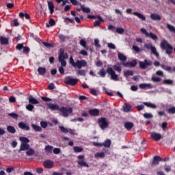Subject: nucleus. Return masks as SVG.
I'll return each instance as SVG.
<instances>
[{"instance_id":"f257e3e1","label":"nucleus","mask_w":175,"mask_h":175,"mask_svg":"<svg viewBox=\"0 0 175 175\" xmlns=\"http://www.w3.org/2000/svg\"><path fill=\"white\" fill-rule=\"evenodd\" d=\"M69 58L68 53H65V50L61 48L59 51L58 61L61 64V66L59 67L58 71L60 75H65V66H66V60Z\"/></svg>"},{"instance_id":"f03ea898","label":"nucleus","mask_w":175,"mask_h":175,"mask_svg":"<svg viewBox=\"0 0 175 175\" xmlns=\"http://www.w3.org/2000/svg\"><path fill=\"white\" fill-rule=\"evenodd\" d=\"M107 73L111 76V80L114 81H118V75L116 74V71L113 70L111 67H108L107 70L105 68H102L99 72L98 75L100 77H105Z\"/></svg>"},{"instance_id":"7ed1b4c3","label":"nucleus","mask_w":175,"mask_h":175,"mask_svg":"<svg viewBox=\"0 0 175 175\" xmlns=\"http://www.w3.org/2000/svg\"><path fill=\"white\" fill-rule=\"evenodd\" d=\"M70 64L71 66H73L74 68L81 69L82 68H85V66H87V61L82 59V60H77V62H75V60L73 59V57L70 56Z\"/></svg>"},{"instance_id":"20e7f679","label":"nucleus","mask_w":175,"mask_h":175,"mask_svg":"<svg viewBox=\"0 0 175 175\" xmlns=\"http://www.w3.org/2000/svg\"><path fill=\"white\" fill-rule=\"evenodd\" d=\"M163 50H165L166 54L170 55L173 53V47L166 40H163L160 44Z\"/></svg>"},{"instance_id":"39448f33","label":"nucleus","mask_w":175,"mask_h":175,"mask_svg":"<svg viewBox=\"0 0 175 175\" xmlns=\"http://www.w3.org/2000/svg\"><path fill=\"white\" fill-rule=\"evenodd\" d=\"M77 83H79V79H73L70 76L66 77L64 80V83L67 84V85H71L72 87H75Z\"/></svg>"},{"instance_id":"423d86ee","label":"nucleus","mask_w":175,"mask_h":175,"mask_svg":"<svg viewBox=\"0 0 175 175\" xmlns=\"http://www.w3.org/2000/svg\"><path fill=\"white\" fill-rule=\"evenodd\" d=\"M59 111L62 113L63 117H69V114L73 113V109L72 107L66 108L65 107H62Z\"/></svg>"},{"instance_id":"0eeeda50","label":"nucleus","mask_w":175,"mask_h":175,"mask_svg":"<svg viewBox=\"0 0 175 175\" xmlns=\"http://www.w3.org/2000/svg\"><path fill=\"white\" fill-rule=\"evenodd\" d=\"M98 124L101 129H106L109 126V122L106 120V118H101L98 120Z\"/></svg>"},{"instance_id":"6e6552de","label":"nucleus","mask_w":175,"mask_h":175,"mask_svg":"<svg viewBox=\"0 0 175 175\" xmlns=\"http://www.w3.org/2000/svg\"><path fill=\"white\" fill-rule=\"evenodd\" d=\"M77 159H79L77 161L78 165L80 166H83L84 167H90L88 163L84 161V155H79L78 156Z\"/></svg>"},{"instance_id":"1a4fd4ad","label":"nucleus","mask_w":175,"mask_h":175,"mask_svg":"<svg viewBox=\"0 0 175 175\" xmlns=\"http://www.w3.org/2000/svg\"><path fill=\"white\" fill-rule=\"evenodd\" d=\"M43 165L46 169H52V167L54 166V162L51 160H46L44 161Z\"/></svg>"},{"instance_id":"9d476101","label":"nucleus","mask_w":175,"mask_h":175,"mask_svg":"<svg viewBox=\"0 0 175 175\" xmlns=\"http://www.w3.org/2000/svg\"><path fill=\"white\" fill-rule=\"evenodd\" d=\"M124 66H129L130 68H135L137 65V62L136 59H133L131 62H128L126 63H123Z\"/></svg>"},{"instance_id":"9b49d317","label":"nucleus","mask_w":175,"mask_h":175,"mask_svg":"<svg viewBox=\"0 0 175 175\" xmlns=\"http://www.w3.org/2000/svg\"><path fill=\"white\" fill-rule=\"evenodd\" d=\"M27 150H29V144L21 143L18 152H21V151H27Z\"/></svg>"},{"instance_id":"f8f14e48","label":"nucleus","mask_w":175,"mask_h":175,"mask_svg":"<svg viewBox=\"0 0 175 175\" xmlns=\"http://www.w3.org/2000/svg\"><path fill=\"white\" fill-rule=\"evenodd\" d=\"M88 113L90 116H92V117H98V116H99V109H90Z\"/></svg>"},{"instance_id":"ddd939ff","label":"nucleus","mask_w":175,"mask_h":175,"mask_svg":"<svg viewBox=\"0 0 175 175\" xmlns=\"http://www.w3.org/2000/svg\"><path fill=\"white\" fill-rule=\"evenodd\" d=\"M18 128L23 129L24 131H29V126L27 125L25 123L21 122L18 124Z\"/></svg>"},{"instance_id":"4468645a","label":"nucleus","mask_w":175,"mask_h":175,"mask_svg":"<svg viewBox=\"0 0 175 175\" xmlns=\"http://www.w3.org/2000/svg\"><path fill=\"white\" fill-rule=\"evenodd\" d=\"M47 106L51 110H57L59 111V110L61 109V108H59V106H58V105L57 104L48 103Z\"/></svg>"},{"instance_id":"2eb2a0df","label":"nucleus","mask_w":175,"mask_h":175,"mask_svg":"<svg viewBox=\"0 0 175 175\" xmlns=\"http://www.w3.org/2000/svg\"><path fill=\"white\" fill-rule=\"evenodd\" d=\"M141 32L144 33V35H146V38H149L150 36L151 39H154V33L147 32V30H146V29L142 28Z\"/></svg>"},{"instance_id":"dca6fc26","label":"nucleus","mask_w":175,"mask_h":175,"mask_svg":"<svg viewBox=\"0 0 175 175\" xmlns=\"http://www.w3.org/2000/svg\"><path fill=\"white\" fill-rule=\"evenodd\" d=\"M29 103L30 105H39V100H38L36 98H33L32 96H29L28 98Z\"/></svg>"},{"instance_id":"f3484780","label":"nucleus","mask_w":175,"mask_h":175,"mask_svg":"<svg viewBox=\"0 0 175 175\" xmlns=\"http://www.w3.org/2000/svg\"><path fill=\"white\" fill-rule=\"evenodd\" d=\"M134 124L132 122H126L124 123V128L127 129V131H132V128H133Z\"/></svg>"},{"instance_id":"a211bd4d","label":"nucleus","mask_w":175,"mask_h":175,"mask_svg":"<svg viewBox=\"0 0 175 175\" xmlns=\"http://www.w3.org/2000/svg\"><path fill=\"white\" fill-rule=\"evenodd\" d=\"M139 68L141 69H146L147 68V66H148V65H150L148 64V62L147 61V59L144 60V62H139Z\"/></svg>"},{"instance_id":"6ab92c4d","label":"nucleus","mask_w":175,"mask_h":175,"mask_svg":"<svg viewBox=\"0 0 175 175\" xmlns=\"http://www.w3.org/2000/svg\"><path fill=\"white\" fill-rule=\"evenodd\" d=\"M47 3L50 14H53V13H54V3H53V1H47Z\"/></svg>"},{"instance_id":"aec40b11","label":"nucleus","mask_w":175,"mask_h":175,"mask_svg":"<svg viewBox=\"0 0 175 175\" xmlns=\"http://www.w3.org/2000/svg\"><path fill=\"white\" fill-rule=\"evenodd\" d=\"M0 43L3 46L9 44V39H8L7 38H5L3 36H0Z\"/></svg>"},{"instance_id":"412c9836","label":"nucleus","mask_w":175,"mask_h":175,"mask_svg":"<svg viewBox=\"0 0 175 175\" xmlns=\"http://www.w3.org/2000/svg\"><path fill=\"white\" fill-rule=\"evenodd\" d=\"M133 14L138 17V18H139V20H142V21H146V16H144V15H143L142 14H140L137 12H135L133 13Z\"/></svg>"},{"instance_id":"4be33fe9","label":"nucleus","mask_w":175,"mask_h":175,"mask_svg":"<svg viewBox=\"0 0 175 175\" xmlns=\"http://www.w3.org/2000/svg\"><path fill=\"white\" fill-rule=\"evenodd\" d=\"M37 70L40 76L44 77V75H46V70L44 67H39Z\"/></svg>"},{"instance_id":"5701e85b","label":"nucleus","mask_w":175,"mask_h":175,"mask_svg":"<svg viewBox=\"0 0 175 175\" xmlns=\"http://www.w3.org/2000/svg\"><path fill=\"white\" fill-rule=\"evenodd\" d=\"M118 59H120V61H122V62H125V61H126V56L121 53H118Z\"/></svg>"},{"instance_id":"b1692460","label":"nucleus","mask_w":175,"mask_h":175,"mask_svg":"<svg viewBox=\"0 0 175 175\" xmlns=\"http://www.w3.org/2000/svg\"><path fill=\"white\" fill-rule=\"evenodd\" d=\"M159 162H162V158L159 156L154 157V165H159Z\"/></svg>"},{"instance_id":"393cba45","label":"nucleus","mask_w":175,"mask_h":175,"mask_svg":"<svg viewBox=\"0 0 175 175\" xmlns=\"http://www.w3.org/2000/svg\"><path fill=\"white\" fill-rule=\"evenodd\" d=\"M102 144H103V147L104 146L109 148L110 146H111V140L106 139Z\"/></svg>"},{"instance_id":"a878e982","label":"nucleus","mask_w":175,"mask_h":175,"mask_svg":"<svg viewBox=\"0 0 175 175\" xmlns=\"http://www.w3.org/2000/svg\"><path fill=\"white\" fill-rule=\"evenodd\" d=\"M98 21H96L94 22V27H99L100 25V23H103V18L100 16H98Z\"/></svg>"},{"instance_id":"bb28decb","label":"nucleus","mask_w":175,"mask_h":175,"mask_svg":"<svg viewBox=\"0 0 175 175\" xmlns=\"http://www.w3.org/2000/svg\"><path fill=\"white\" fill-rule=\"evenodd\" d=\"M19 17L21 18H24V17H25L26 18V20H29V18H30L29 14H28L27 13H24V12H20Z\"/></svg>"},{"instance_id":"cd10ccee","label":"nucleus","mask_w":175,"mask_h":175,"mask_svg":"<svg viewBox=\"0 0 175 175\" xmlns=\"http://www.w3.org/2000/svg\"><path fill=\"white\" fill-rule=\"evenodd\" d=\"M31 127L36 132H42V127H40V126L32 124Z\"/></svg>"},{"instance_id":"c85d7f7f","label":"nucleus","mask_w":175,"mask_h":175,"mask_svg":"<svg viewBox=\"0 0 175 175\" xmlns=\"http://www.w3.org/2000/svg\"><path fill=\"white\" fill-rule=\"evenodd\" d=\"M131 109H132V105H129V104H126L124 105V106L123 107V110L124 111H125L126 113H128L129 111H131Z\"/></svg>"},{"instance_id":"c756f323","label":"nucleus","mask_w":175,"mask_h":175,"mask_svg":"<svg viewBox=\"0 0 175 175\" xmlns=\"http://www.w3.org/2000/svg\"><path fill=\"white\" fill-rule=\"evenodd\" d=\"M19 140L22 142L21 143H23V144H28V143H29V139L25 137H19Z\"/></svg>"},{"instance_id":"7c9ffc66","label":"nucleus","mask_w":175,"mask_h":175,"mask_svg":"<svg viewBox=\"0 0 175 175\" xmlns=\"http://www.w3.org/2000/svg\"><path fill=\"white\" fill-rule=\"evenodd\" d=\"M7 131L10 133H16V129L13 126H8Z\"/></svg>"},{"instance_id":"2f4dec72","label":"nucleus","mask_w":175,"mask_h":175,"mask_svg":"<svg viewBox=\"0 0 175 175\" xmlns=\"http://www.w3.org/2000/svg\"><path fill=\"white\" fill-rule=\"evenodd\" d=\"M162 139V135L160 133H154V140L159 142Z\"/></svg>"},{"instance_id":"473e14b6","label":"nucleus","mask_w":175,"mask_h":175,"mask_svg":"<svg viewBox=\"0 0 175 175\" xmlns=\"http://www.w3.org/2000/svg\"><path fill=\"white\" fill-rule=\"evenodd\" d=\"M81 9L84 13H91V10L89 8H85L84 5H81Z\"/></svg>"},{"instance_id":"72a5a7b5","label":"nucleus","mask_w":175,"mask_h":175,"mask_svg":"<svg viewBox=\"0 0 175 175\" xmlns=\"http://www.w3.org/2000/svg\"><path fill=\"white\" fill-rule=\"evenodd\" d=\"M151 85L147 83H141L139 84V88L142 90H146V88H150Z\"/></svg>"},{"instance_id":"f704fd0d","label":"nucleus","mask_w":175,"mask_h":175,"mask_svg":"<svg viewBox=\"0 0 175 175\" xmlns=\"http://www.w3.org/2000/svg\"><path fill=\"white\" fill-rule=\"evenodd\" d=\"M73 150L75 152H83V150H84L83 147L81 146H74Z\"/></svg>"},{"instance_id":"c9c22d12","label":"nucleus","mask_w":175,"mask_h":175,"mask_svg":"<svg viewBox=\"0 0 175 175\" xmlns=\"http://www.w3.org/2000/svg\"><path fill=\"white\" fill-rule=\"evenodd\" d=\"M145 47L148 49V50H150L152 54H154V46L151 44H146Z\"/></svg>"},{"instance_id":"e433bc0d","label":"nucleus","mask_w":175,"mask_h":175,"mask_svg":"<svg viewBox=\"0 0 175 175\" xmlns=\"http://www.w3.org/2000/svg\"><path fill=\"white\" fill-rule=\"evenodd\" d=\"M124 77H128L129 76H133V71L132 70H126L124 72Z\"/></svg>"},{"instance_id":"4c0bfd02","label":"nucleus","mask_w":175,"mask_h":175,"mask_svg":"<svg viewBox=\"0 0 175 175\" xmlns=\"http://www.w3.org/2000/svg\"><path fill=\"white\" fill-rule=\"evenodd\" d=\"M105 154L103 152H97L94 154L95 158H104L105 157Z\"/></svg>"},{"instance_id":"58836bf2","label":"nucleus","mask_w":175,"mask_h":175,"mask_svg":"<svg viewBox=\"0 0 175 175\" xmlns=\"http://www.w3.org/2000/svg\"><path fill=\"white\" fill-rule=\"evenodd\" d=\"M61 132H62L63 133H69V129H68V128L64 126H59Z\"/></svg>"},{"instance_id":"ea45409f","label":"nucleus","mask_w":175,"mask_h":175,"mask_svg":"<svg viewBox=\"0 0 175 175\" xmlns=\"http://www.w3.org/2000/svg\"><path fill=\"white\" fill-rule=\"evenodd\" d=\"M163 84H165L166 85H172V84H173V80H172V79H164L163 81Z\"/></svg>"},{"instance_id":"a19ab883","label":"nucleus","mask_w":175,"mask_h":175,"mask_svg":"<svg viewBox=\"0 0 175 175\" xmlns=\"http://www.w3.org/2000/svg\"><path fill=\"white\" fill-rule=\"evenodd\" d=\"M35 109V106L32 104H28L26 105V110H28V111H32Z\"/></svg>"},{"instance_id":"79ce46f5","label":"nucleus","mask_w":175,"mask_h":175,"mask_svg":"<svg viewBox=\"0 0 175 175\" xmlns=\"http://www.w3.org/2000/svg\"><path fill=\"white\" fill-rule=\"evenodd\" d=\"M79 44L82 47H84V49H87V42L85 41V40H80Z\"/></svg>"},{"instance_id":"37998d69","label":"nucleus","mask_w":175,"mask_h":175,"mask_svg":"<svg viewBox=\"0 0 175 175\" xmlns=\"http://www.w3.org/2000/svg\"><path fill=\"white\" fill-rule=\"evenodd\" d=\"M124 29L122 27H118L116 29L115 32H117V33H119L120 35H122L124 33Z\"/></svg>"},{"instance_id":"c03bdc74","label":"nucleus","mask_w":175,"mask_h":175,"mask_svg":"<svg viewBox=\"0 0 175 175\" xmlns=\"http://www.w3.org/2000/svg\"><path fill=\"white\" fill-rule=\"evenodd\" d=\"M74 6H81V3L79 2L77 0H70Z\"/></svg>"},{"instance_id":"a18cd8bd","label":"nucleus","mask_w":175,"mask_h":175,"mask_svg":"<svg viewBox=\"0 0 175 175\" xmlns=\"http://www.w3.org/2000/svg\"><path fill=\"white\" fill-rule=\"evenodd\" d=\"M144 118H146V120H150L151 118H153L154 116L152 113H145L144 114Z\"/></svg>"},{"instance_id":"49530a36","label":"nucleus","mask_w":175,"mask_h":175,"mask_svg":"<svg viewBox=\"0 0 175 175\" xmlns=\"http://www.w3.org/2000/svg\"><path fill=\"white\" fill-rule=\"evenodd\" d=\"M35 154V150L32 148H30L28 150V151L26 152V154L28 157H31V155H33Z\"/></svg>"},{"instance_id":"de8ad7c7","label":"nucleus","mask_w":175,"mask_h":175,"mask_svg":"<svg viewBox=\"0 0 175 175\" xmlns=\"http://www.w3.org/2000/svg\"><path fill=\"white\" fill-rule=\"evenodd\" d=\"M143 105L146 106V107H150V109H154V104L148 102H144Z\"/></svg>"},{"instance_id":"09e8293b","label":"nucleus","mask_w":175,"mask_h":175,"mask_svg":"<svg viewBox=\"0 0 175 175\" xmlns=\"http://www.w3.org/2000/svg\"><path fill=\"white\" fill-rule=\"evenodd\" d=\"M45 151L46 152H53V146L50 145L45 146Z\"/></svg>"},{"instance_id":"8fccbe9b","label":"nucleus","mask_w":175,"mask_h":175,"mask_svg":"<svg viewBox=\"0 0 175 175\" xmlns=\"http://www.w3.org/2000/svg\"><path fill=\"white\" fill-rule=\"evenodd\" d=\"M113 69H114V70H116V72H118V73H121V70H122L121 67H120L117 65H113Z\"/></svg>"},{"instance_id":"3c124183","label":"nucleus","mask_w":175,"mask_h":175,"mask_svg":"<svg viewBox=\"0 0 175 175\" xmlns=\"http://www.w3.org/2000/svg\"><path fill=\"white\" fill-rule=\"evenodd\" d=\"M169 114H175V107H172L167 109Z\"/></svg>"},{"instance_id":"603ef678","label":"nucleus","mask_w":175,"mask_h":175,"mask_svg":"<svg viewBox=\"0 0 175 175\" xmlns=\"http://www.w3.org/2000/svg\"><path fill=\"white\" fill-rule=\"evenodd\" d=\"M8 116H10V117H12V118H14V120H17V118H18V115L17 113H8Z\"/></svg>"},{"instance_id":"864d4df0","label":"nucleus","mask_w":175,"mask_h":175,"mask_svg":"<svg viewBox=\"0 0 175 175\" xmlns=\"http://www.w3.org/2000/svg\"><path fill=\"white\" fill-rule=\"evenodd\" d=\"M162 17L160 16L159 14H154V20L156 21H161Z\"/></svg>"},{"instance_id":"5fc2aeb1","label":"nucleus","mask_w":175,"mask_h":175,"mask_svg":"<svg viewBox=\"0 0 175 175\" xmlns=\"http://www.w3.org/2000/svg\"><path fill=\"white\" fill-rule=\"evenodd\" d=\"M40 125H41V128L46 129L47 128V126L49 125V124L45 121H41Z\"/></svg>"},{"instance_id":"6e6d98bb","label":"nucleus","mask_w":175,"mask_h":175,"mask_svg":"<svg viewBox=\"0 0 175 175\" xmlns=\"http://www.w3.org/2000/svg\"><path fill=\"white\" fill-rule=\"evenodd\" d=\"M16 50L21 51L24 49V44H18L16 46Z\"/></svg>"},{"instance_id":"4d7b16f0","label":"nucleus","mask_w":175,"mask_h":175,"mask_svg":"<svg viewBox=\"0 0 175 175\" xmlns=\"http://www.w3.org/2000/svg\"><path fill=\"white\" fill-rule=\"evenodd\" d=\"M77 75L79 76H85V70H79L77 72Z\"/></svg>"},{"instance_id":"13d9d810","label":"nucleus","mask_w":175,"mask_h":175,"mask_svg":"<svg viewBox=\"0 0 175 175\" xmlns=\"http://www.w3.org/2000/svg\"><path fill=\"white\" fill-rule=\"evenodd\" d=\"M108 29L109 31H111L112 32H116V27L113 26V25H109L108 26Z\"/></svg>"},{"instance_id":"bf43d9fd","label":"nucleus","mask_w":175,"mask_h":175,"mask_svg":"<svg viewBox=\"0 0 175 175\" xmlns=\"http://www.w3.org/2000/svg\"><path fill=\"white\" fill-rule=\"evenodd\" d=\"M59 39H60L62 42H65L66 40V36H65L64 34H59Z\"/></svg>"},{"instance_id":"052dcab7","label":"nucleus","mask_w":175,"mask_h":175,"mask_svg":"<svg viewBox=\"0 0 175 175\" xmlns=\"http://www.w3.org/2000/svg\"><path fill=\"white\" fill-rule=\"evenodd\" d=\"M42 100H44V102H51V98H49V97H44V96H42L41 97Z\"/></svg>"},{"instance_id":"680f3d73","label":"nucleus","mask_w":175,"mask_h":175,"mask_svg":"<svg viewBox=\"0 0 175 175\" xmlns=\"http://www.w3.org/2000/svg\"><path fill=\"white\" fill-rule=\"evenodd\" d=\"M49 23L51 27H54V25H55V21H54L53 18H51L49 21Z\"/></svg>"},{"instance_id":"e2e57ef3","label":"nucleus","mask_w":175,"mask_h":175,"mask_svg":"<svg viewBox=\"0 0 175 175\" xmlns=\"http://www.w3.org/2000/svg\"><path fill=\"white\" fill-rule=\"evenodd\" d=\"M109 49H111V50H116V45L113 43H109L108 44Z\"/></svg>"},{"instance_id":"0e129e2a","label":"nucleus","mask_w":175,"mask_h":175,"mask_svg":"<svg viewBox=\"0 0 175 175\" xmlns=\"http://www.w3.org/2000/svg\"><path fill=\"white\" fill-rule=\"evenodd\" d=\"M61 152V149L59 148H55L53 149V154H59Z\"/></svg>"},{"instance_id":"69168bd1","label":"nucleus","mask_w":175,"mask_h":175,"mask_svg":"<svg viewBox=\"0 0 175 175\" xmlns=\"http://www.w3.org/2000/svg\"><path fill=\"white\" fill-rule=\"evenodd\" d=\"M48 88L49 90H54V88H55V85H54L53 83H51L49 84Z\"/></svg>"},{"instance_id":"338daca9","label":"nucleus","mask_w":175,"mask_h":175,"mask_svg":"<svg viewBox=\"0 0 175 175\" xmlns=\"http://www.w3.org/2000/svg\"><path fill=\"white\" fill-rule=\"evenodd\" d=\"M42 44L45 46V47H47L48 49H50V47H53V45L49 42H42Z\"/></svg>"},{"instance_id":"774afa93","label":"nucleus","mask_w":175,"mask_h":175,"mask_svg":"<svg viewBox=\"0 0 175 175\" xmlns=\"http://www.w3.org/2000/svg\"><path fill=\"white\" fill-rule=\"evenodd\" d=\"M29 51H31V49H29V47L23 46V53H29Z\"/></svg>"}]
</instances>
